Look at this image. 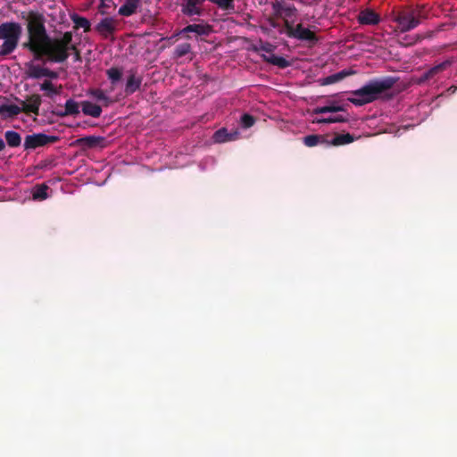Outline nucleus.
<instances>
[{
	"label": "nucleus",
	"instance_id": "f257e3e1",
	"mask_svg": "<svg viewBox=\"0 0 457 457\" xmlns=\"http://www.w3.org/2000/svg\"><path fill=\"white\" fill-rule=\"evenodd\" d=\"M396 81L397 79L390 76L370 79L361 88L351 91L353 97H349L348 101L355 106H362L380 98L389 99L392 96L386 92L393 88Z\"/></svg>",
	"mask_w": 457,
	"mask_h": 457
},
{
	"label": "nucleus",
	"instance_id": "f03ea898",
	"mask_svg": "<svg viewBox=\"0 0 457 457\" xmlns=\"http://www.w3.org/2000/svg\"><path fill=\"white\" fill-rule=\"evenodd\" d=\"M72 33L65 32L60 38L47 37L39 46L35 49L33 54L37 57L46 56L54 62H63L70 56L71 50H76V46L71 44Z\"/></svg>",
	"mask_w": 457,
	"mask_h": 457
},
{
	"label": "nucleus",
	"instance_id": "7ed1b4c3",
	"mask_svg": "<svg viewBox=\"0 0 457 457\" xmlns=\"http://www.w3.org/2000/svg\"><path fill=\"white\" fill-rule=\"evenodd\" d=\"M21 17L26 21L29 34V41L23 46L33 53L49 37L45 26L46 19L42 13L35 11L22 12Z\"/></svg>",
	"mask_w": 457,
	"mask_h": 457
},
{
	"label": "nucleus",
	"instance_id": "20e7f679",
	"mask_svg": "<svg viewBox=\"0 0 457 457\" xmlns=\"http://www.w3.org/2000/svg\"><path fill=\"white\" fill-rule=\"evenodd\" d=\"M22 28L17 22H4L0 25V39L4 42L0 47V55L12 54L18 46Z\"/></svg>",
	"mask_w": 457,
	"mask_h": 457
},
{
	"label": "nucleus",
	"instance_id": "39448f33",
	"mask_svg": "<svg viewBox=\"0 0 457 457\" xmlns=\"http://www.w3.org/2000/svg\"><path fill=\"white\" fill-rule=\"evenodd\" d=\"M425 18L421 9L406 8L397 12L393 21L397 24L395 30L405 33L417 28Z\"/></svg>",
	"mask_w": 457,
	"mask_h": 457
},
{
	"label": "nucleus",
	"instance_id": "423d86ee",
	"mask_svg": "<svg viewBox=\"0 0 457 457\" xmlns=\"http://www.w3.org/2000/svg\"><path fill=\"white\" fill-rule=\"evenodd\" d=\"M293 23L286 24V29H280V34H286L290 38L307 42L310 45H315L319 41L316 34L308 28H304L302 23L295 25Z\"/></svg>",
	"mask_w": 457,
	"mask_h": 457
},
{
	"label": "nucleus",
	"instance_id": "0eeeda50",
	"mask_svg": "<svg viewBox=\"0 0 457 457\" xmlns=\"http://www.w3.org/2000/svg\"><path fill=\"white\" fill-rule=\"evenodd\" d=\"M272 10L276 17L284 21V25L281 29H286V24L295 22V18L297 15V9L292 5L282 1H276L272 4Z\"/></svg>",
	"mask_w": 457,
	"mask_h": 457
},
{
	"label": "nucleus",
	"instance_id": "6e6552de",
	"mask_svg": "<svg viewBox=\"0 0 457 457\" xmlns=\"http://www.w3.org/2000/svg\"><path fill=\"white\" fill-rule=\"evenodd\" d=\"M59 140L56 136H49L44 133H34L26 136L23 143L25 150L36 149L49 144L55 143Z\"/></svg>",
	"mask_w": 457,
	"mask_h": 457
},
{
	"label": "nucleus",
	"instance_id": "1a4fd4ad",
	"mask_svg": "<svg viewBox=\"0 0 457 457\" xmlns=\"http://www.w3.org/2000/svg\"><path fill=\"white\" fill-rule=\"evenodd\" d=\"M16 100L20 102L23 112L38 115L39 107L42 103L41 96L39 95L34 94L28 96L26 100H19L18 98H16Z\"/></svg>",
	"mask_w": 457,
	"mask_h": 457
},
{
	"label": "nucleus",
	"instance_id": "9d476101",
	"mask_svg": "<svg viewBox=\"0 0 457 457\" xmlns=\"http://www.w3.org/2000/svg\"><path fill=\"white\" fill-rule=\"evenodd\" d=\"M453 63V59H447L443 62L431 67L429 70H428L421 75V77L418 80V83L421 84L434 79L436 75L447 70Z\"/></svg>",
	"mask_w": 457,
	"mask_h": 457
},
{
	"label": "nucleus",
	"instance_id": "9b49d317",
	"mask_svg": "<svg viewBox=\"0 0 457 457\" xmlns=\"http://www.w3.org/2000/svg\"><path fill=\"white\" fill-rule=\"evenodd\" d=\"M117 21L111 17L101 20L96 26V30L104 37L107 38L116 30Z\"/></svg>",
	"mask_w": 457,
	"mask_h": 457
},
{
	"label": "nucleus",
	"instance_id": "f8f14e48",
	"mask_svg": "<svg viewBox=\"0 0 457 457\" xmlns=\"http://www.w3.org/2000/svg\"><path fill=\"white\" fill-rule=\"evenodd\" d=\"M78 141L81 146L89 149L104 148L107 145L106 138L100 136H87Z\"/></svg>",
	"mask_w": 457,
	"mask_h": 457
},
{
	"label": "nucleus",
	"instance_id": "ddd939ff",
	"mask_svg": "<svg viewBox=\"0 0 457 457\" xmlns=\"http://www.w3.org/2000/svg\"><path fill=\"white\" fill-rule=\"evenodd\" d=\"M239 137V132L237 130H234L233 132H228L226 128H221L216 130L212 135V140L214 143L221 144L229 141L237 140Z\"/></svg>",
	"mask_w": 457,
	"mask_h": 457
},
{
	"label": "nucleus",
	"instance_id": "4468645a",
	"mask_svg": "<svg viewBox=\"0 0 457 457\" xmlns=\"http://www.w3.org/2000/svg\"><path fill=\"white\" fill-rule=\"evenodd\" d=\"M358 21L362 25H377L380 21V16L373 10L365 9L359 13Z\"/></svg>",
	"mask_w": 457,
	"mask_h": 457
},
{
	"label": "nucleus",
	"instance_id": "2eb2a0df",
	"mask_svg": "<svg viewBox=\"0 0 457 457\" xmlns=\"http://www.w3.org/2000/svg\"><path fill=\"white\" fill-rule=\"evenodd\" d=\"M142 77L137 76L136 71H130L129 76L127 79L125 92L127 95H131L137 91L142 84Z\"/></svg>",
	"mask_w": 457,
	"mask_h": 457
},
{
	"label": "nucleus",
	"instance_id": "dca6fc26",
	"mask_svg": "<svg viewBox=\"0 0 457 457\" xmlns=\"http://www.w3.org/2000/svg\"><path fill=\"white\" fill-rule=\"evenodd\" d=\"M351 74H353V71L343 70L335 74L320 79L318 80V83L320 86H328V85L335 84V83H337V82L343 80L344 79H345L347 76H349Z\"/></svg>",
	"mask_w": 457,
	"mask_h": 457
},
{
	"label": "nucleus",
	"instance_id": "f3484780",
	"mask_svg": "<svg viewBox=\"0 0 457 457\" xmlns=\"http://www.w3.org/2000/svg\"><path fill=\"white\" fill-rule=\"evenodd\" d=\"M204 0H187L186 4L182 5V12L187 16L201 14L200 5Z\"/></svg>",
	"mask_w": 457,
	"mask_h": 457
},
{
	"label": "nucleus",
	"instance_id": "a211bd4d",
	"mask_svg": "<svg viewBox=\"0 0 457 457\" xmlns=\"http://www.w3.org/2000/svg\"><path fill=\"white\" fill-rule=\"evenodd\" d=\"M80 104L70 98L65 102L64 110L57 112L56 114L60 117L76 116L79 113Z\"/></svg>",
	"mask_w": 457,
	"mask_h": 457
},
{
	"label": "nucleus",
	"instance_id": "6ab92c4d",
	"mask_svg": "<svg viewBox=\"0 0 457 457\" xmlns=\"http://www.w3.org/2000/svg\"><path fill=\"white\" fill-rule=\"evenodd\" d=\"M80 105L82 112L85 115L91 116L93 118H98L102 114V107L96 104L89 101H82Z\"/></svg>",
	"mask_w": 457,
	"mask_h": 457
},
{
	"label": "nucleus",
	"instance_id": "aec40b11",
	"mask_svg": "<svg viewBox=\"0 0 457 457\" xmlns=\"http://www.w3.org/2000/svg\"><path fill=\"white\" fill-rule=\"evenodd\" d=\"M141 0H125L119 9V14L129 17L134 14L139 7Z\"/></svg>",
	"mask_w": 457,
	"mask_h": 457
},
{
	"label": "nucleus",
	"instance_id": "412c9836",
	"mask_svg": "<svg viewBox=\"0 0 457 457\" xmlns=\"http://www.w3.org/2000/svg\"><path fill=\"white\" fill-rule=\"evenodd\" d=\"M303 141L308 147H313L318 145H324L326 146L329 145V141H328L325 136L322 135H308L303 138Z\"/></svg>",
	"mask_w": 457,
	"mask_h": 457
},
{
	"label": "nucleus",
	"instance_id": "4be33fe9",
	"mask_svg": "<svg viewBox=\"0 0 457 457\" xmlns=\"http://www.w3.org/2000/svg\"><path fill=\"white\" fill-rule=\"evenodd\" d=\"M345 108L344 105L338 104L337 102H330L329 104L313 109L314 114H323L327 112H345Z\"/></svg>",
	"mask_w": 457,
	"mask_h": 457
},
{
	"label": "nucleus",
	"instance_id": "5701e85b",
	"mask_svg": "<svg viewBox=\"0 0 457 457\" xmlns=\"http://www.w3.org/2000/svg\"><path fill=\"white\" fill-rule=\"evenodd\" d=\"M433 35V31H429L427 34H416L414 36H405L403 37V41H400V45L403 46H411L420 41H422L426 37H430Z\"/></svg>",
	"mask_w": 457,
	"mask_h": 457
},
{
	"label": "nucleus",
	"instance_id": "b1692460",
	"mask_svg": "<svg viewBox=\"0 0 457 457\" xmlns=\"http://www.w3.org/2000/svg\"><path fill=\"white\" fill-rule=\"evenodd\" d=\"M48 186L44 183L40 185H36L31 190L33 199L36 201H43L46 199L48 197Z\"/></svg>",
	"mask_w": 457,
	"mask_h": 457
},
{
	"label": "nucleus",
	"instance_id": "393cba45",
	"mask_svg": "<svg viewBox=\"0 0 457 457\" xmlns=\"http://www.w3.org/2000/svg\"><path fill=\"white\" fill-rule=\"evenodd\" d=\"M190 32H194L199 36L207 35L209 33V28L201 24H190L185 27L180 31V34H187Z\"/></svg>",
	"mask_w": 457,
	"mask_h": 457
},
{
	"label": "nucleus",
	"instance_id": "a878e982",
	"mask_svg": "<svg viewBox=\"0 0 457 457\" xmlns=\"http://www.w3.org/2000/svg\"><path fill=\"white\" fill-rule=\"evenodd\" d=\"M21 112H23L22 107L15 105V104H1L0 105V114L4 115L7 114L8 117H15Z\"/></svg>",
	"mask_w": 457,
	"mask_h": 457
},
{
	"label": "nucleus",
	"instance_id": "bb28decb",
	"mask_svg": "<svg viewBox=\"0 0 457 457\" xmlns=\"http://www.w3.org/2000/svg\"><path fill=\"white\" fill-rule=\"evenodd\" d=\"M4 137H5L7 145L10 147H17V146H20L21 144V137L16 131L7 130L4 133Z\"/></svg>",
	"mask_w": 457,
	"mask_h": 457
},
{
	"label": "nucleus",
	"instance_id": "cd10ccee",
	"mask_svg": "<svg viewBox=\"0 0 457 457\" xmlns=\"http://www.w3.org/2000/svg\"><path fill=\"white\" fill-rule=\"evenodd\" d=\"M354 137L350 133L346 134H337L336 135L331 141H329V145H342L353 142Z\"/></svg>",
	"mask_w": 457,
	"mask_h": 457
},
{
	"label": "nucleus",
	"instance_id": "c85d7f7f",
	"mask_svg": "<svg viewBox=\"0 0 457 457\" xmlns=\"http://www.w3.org/2000/svg\"><path fill=\"white\" fill-rule=\"evenodd\" d=\"M45 67L31 64L28 69L27 75L31 79H41L45 77Z\"/></svg>",
	"mask_w": 457,
	"mask_h": 457
},
{
	"label": "nucleus",
	"instance_id": "c756f323",
	"mask_svg": "<svg viewBox=\"0 0 457 457\" xmlns=\"http://www.w3.org/2000/svg\"><path fill=\"white\" fill-rule=\"evenodd\" d=\"M40 89L46 91L45 96L48 97L60 94V90L54 87V84L50 80H45L40 85Z\"/></svg>",
	"mask_w": 457,
	"mask_h": 457
},
{
	"label": "nucleus",
	"instance_id": "7c9ffc66",
	"mask_svg": "<svg viewBox=\"0 0 457 457\" xmlns=\"http://www.w3.org/2000/svg\"><path fill=\"white\" fill-rule=\"evenodd\" d=\"M106 75L112 85L119 82L122 77V71L117 67H112L106 71Z\"/></svg>",
	"mask_w": 457,
	"mask_h": 457
},
{
	"label": "nucleus",
	"instance_id": "2f4dec72",
	"mask_svg": "<svg viewBox=\"0 0 457 457\" xmlns=\"http://www.w3.org/2000/svg\"><path fill=\"white\" fill-rule=\"evenodd\" d=\"M191 51V45L189 43L179 44L174 49V57L181 58Z\"/></svg>",
	"mask_w": 457,
	"mask_h": 457
},
{
	"label": "nucleus",
	"instance_id": "473e14b6",
	"mask_svg": "<svg viewBox=\"0 0 457 457\" xmlns=\"http://www.w3.org/2000/svg\"><path fill=\"white\" fill-rule=\"evenodd\" d=\"M210 2L215 4L219 8L225 11H234L235 0H209Z\"/></svg>",
	"mask_w": 457,
	"mask_h": 457
},
{
	"label": "nucleus",
	"instance_id": "72a5a7b5",
	"mask_svg": "<svg viewBox=\"0 0 457 457\" xmlns=\"http://www.w3.org/2000/svg\"><path fill=\"white\" fill-rule=\"evenodd\" d=\"M348 120L347 118L342 116V115H337V116H331L328 118L320 119L317 120L318 123H337V122H346Z\"/></svg>",
	"mask_w": 457,
	"mask_h": 457
},
{
	"label": "nucleus",
	"instance_id": "f704fd0d",
	"mask_svg": "<svg viewBox=\"0 0 457 457\" xmlns=\"http://www.w3.org/2000/svg\"><path fill=\"white\" fill-rule=\"evenodd\" d=\"M240 123L244 129H249L254 125L255 119L251 114L244 113L241 117Z\"/></svg>",
	"mask_w": 457,
	"mask_h": 457
},
{
	"label": "nucleus",
	"instance_id": "c9c22d12",
	"mask_svg": "<svg viewBox=\"0 0 457 457\" xmlns=\"http://www.w3.org/2000/svg\"><path fill=\"white\" fill-rule=\"evenodd\" d=\"M73 21L76 27L82 28L85 31H88L90 29V22L87 19L84 17L76 16L73 19Z\"/></svg>",
	"mask_w": 457,
	"mask_h": 457
},
{
	"label": "nucleus",
	"instance_id": "e433bc0d",
	"mask_svg": "<svg viewBox=\"0 0 457 457\" xmlns=\"http://www.w3.org/2000/svg\"><path fill=\"white\" fill-rule=\"evenodd\" d=\"M290 64V62L282 56L276 55V58H274L273 65L278 66L280 69L287 68Z\"/></svg>",
	"mask_w": 457,
	"mask_h": 457
},
{
	"label": "nucleus",
	"instance_id": "4c0bfd02",
	"mask_svg": "<svg viewBox=\"0 0 457 457\" xmlns=\"http://www.w3.org/2000/svg\"><path fill=\"white\" fill-rule=\"evenodd\" d=\"M114 6V3L112 0H101V4L99 5V12L102 14L107 13V10L112 8Z\"/></svg>",
	"mask_w": 457,
	"mask_h": 457
},
{
	"label": "nucleus",
	"instance_id": "58836bf2",
	"mask_svg": "<svg viewBox=\"0 0 457 457\" xmlns=\"http://www.w3.org/2000/svg\"><path fill=\"white\" fill-rule=\"evenodd\" d=\"M275 48H276L275 46L269 42H265V43L262 42L259 46V50L268 53V54H271Z\"/></svg>",
	"mask_w": 457,
	"mask_h": 457
},
{
	"label": "nucleus",
	"instance_id": "ea45409f",
	"mask_svg": "<svg viewBox=\"0 0 457 457\" xmlns=\"http://www.w3.org/2000/svg\"><path fill=\"white\" fill-rule=\"evenodd\" d=\"M91 95L96 98L97 100H106L107 97L103 90L101 89H95L91 92Z\"/></svg>",
	"mask_w": 457,
	"mask_h": 457
},
{
	"label": "nucleus",
	"instance_id": "a19ab883",
	"mask_svg": "<svg viewBox=\"0 0 457 457\" xmlns=\"http://www.w3.org/2000/svg\"><path fill=\"white\" fill-rule=\"evenodd\" d=\"M45 77L50 78L52 79H55L58 78V73L56 71L49 70L48 68H46Z\"/></svg>",
	"mask_w": 457,
	"mask_h": 457
},
{
	"label": "nucleus",
	"instance_id": "79ce46f5",
	"mask_svg": "<svg viewBox=\"0 0 457 457\" xmlns=\"http://www.w3.org/2000/svg\"><path fill=\"white\" fill-rule=\"evenodd\" d=\"M262 57L264 62L273 65L274 58H276V55L273 54H270V55L262 54Z\"/></svg>",
	"mask_w": 457,
	"mask_h": 457
},
{
	"label": "nucleus",
	"instance_id": "37998d69",
	"mask_svg": "<svg viewBox=\"0 0 457 457\" xmlns=\"http://www.w3.org/2000/svg\"><path fill=\"white\" fill-rule=\"evenodd\" d=\"M269 23L272 28L278 29V30L282 28L277 21L272 19L269 20Z\"/></svg>",
	"mask_w": 457,
	"mask_h": 457
},
{
	"label": "nucleus",
	"instance_id": "c03bdc74",
	"mask_svg": "<svg viewBox=\"0 0 457 457\" xmlns=\"http://www.w3.org/2000/svg\"><path fill=\"white\" fill-rule=\"evenodd\" d=\"M73 51L75 53V59H76V61L80 60V54H79V52L78 51V49L76 48V50H73Z\"/></svg>",
	"mask_w": 457,
	"mask_h": 457
},
{
	"label": "nucleus",
	"instance_id": "a18cd8bd",
	"mask_svg": "<svg viewBox=\"0 0 457 457\" xmlns=\"http://www.w3.org/2000/svg\"><path fill=\"white\" fill-rule=\"evenodd\" d=\"M4 147H5L4 141L2 138H0V152L3 151L4 149Z\"/></svg>",
	"mask_w": 457,
	"mask_h": 457
}]
</instances>
